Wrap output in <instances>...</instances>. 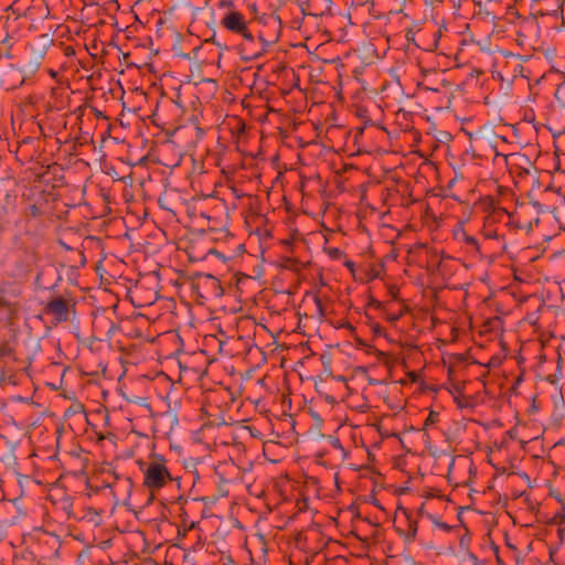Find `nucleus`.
<instances>
[{
  "instance_id": "obj_1",
  "label": "nucleus",
  "mask_w": 565,
  "mask_h": 565,
  "mask_svg": "<svg viewBox=\"0 0 565 565\" xmlns=\"http://www.w3.org/2000/svg\"><path fill=\"white\" fill-rule=\"evenodd\" d=\"M143 484L150 491H157L163 488L169 480L171 473L166 465V460L157 456L143 469Z\"/></svg>"
},
{
  "instance_id": "obj_3",
  "label": "nucleus",
  "mask_w": 565,
  "mask_h": 565,
  "mask_svg": "<svg viewBox=\"0 0 565 565\" xmlns=\"http://www.w3.org/2000/svg\"><path fill=\"white\" fill-rule=\"evenodd\" d=\"M49 311L58 321H66L68 317V307L62 299H55L47 306Z\"/></svg>"
},
{
  "instance_id": "obj_2",
  "label": "nucleus",
  "mask_w": 565,
  "mask_h": 565,
  "mask_svg": "<svg viewBox=\"0 0 565 565\" xmlns=\"http://www.w3.org/2000/svg\"><path fill=\"white\" fill-rule=\"evenodd\" d=\"M221 23L226 30L242 34L246 41L252 42L254 40L253 34L247 29L245 17L238 11H228L225 13Z\"/></svg>"
}]
</instances>
